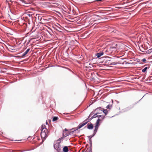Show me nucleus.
<instances>
[{"label": "nucleus", "instance_id": "obj_20", "mask_svg": "<svg viewBox=\"0 0 152 152\" xmlns=\"http://www.w3.org/2000/svg\"><path fill=\"white\" fill-rule=\"evenodd\" d=\"M99 22H98V23H95L94 24H97V23H99Z\"/></svg>", "mask_w": 152, "mask_h": 152}, {"label": "nucleus", "instance_id": "obj_7", "mask_svg": "<svg viewBox=\"0 0 152 152\" xmlns=\"http://www.w3.org/2000/svg\"><path fill=\"white\" fill-rule=\"evenodd\" d=\"M87 128L88 129H92L93 128V126L92 124L91 123H89L87 124Z\"/></svg>", "mask_w": 152, "mask_h": 152}, {"label": "nucleus", "instance_id": "obj_3", "mask_svg": "<svg viewBox=\"0 0 152 152\" xmlns=\"http://www.w3.org/2000/svg\"><path fill=\"white\" fill-rule=\"evenodd\" d=\"M61 138L59 139L57 141H55L54 143V148L58 152L61 150L60 143L61 142H59L61 140Z\"/></svg>", "mask_w": 152, "mask_h": 152}, {"label": "nucleus", "instance_id": "obj_14", "mask_svg": "<svg viewBox=\"0 0 152 152\" xmlns=\"http://www.w3.org/2000/svg\"><path fill=\"white\" fill-rule=\"evenodd\" d=\"M107 109H109V110L110 109V108L111 107V106L110 105H108L107 106Z\"/></svg>", "mask_w": 152, "mask_h": 152}, {"label": "nucleus", "instance_id": "obj_6", "mask_svg": "<svg viewBox=\"0 0 152 152\" xmlns=\"http://www.w3.org/2000/svg\"><path fill=\"white\" fill-rule=\"evenodd\" d=\"M104 54V52L102 51H101L99 53H97L96 54V56H97V58H98L100 57L101 56L103 55Z\"/></svg>", "mask_w": 152, "mask_h": 152}, {"label": "nucleus", "instance_id": "obj_9", "mask_svg": "<svg viewBox=\"0 0 152 152\" xmlns=\"http://www.w3.org/2000/svg\"><path fill=\"white\" fill-rule=\"evenodd\" d=\"M63 151L64 152H68L69 148L67 146H64L63 148Z\"/></svg>", "mask_w": 152, "mask_h": 152}, {"label": "nucleus", "instance_id": "obj_2", "mask_svg": "<svg viewBox=\"0 0 152 152\" xmlns=\"http://www.w3.org/2000/svg\"><path fill=\"white\" fill-rule=\"evenodd\" d=\"M98 119L96 121V126H95V128L94 130V133L95 134L98 129V128L99 125V122L102 121L104 118V116L103 115H98Z\"/></svg>", "mask_w": 152, "mask_h": 152}, {"label": "nucleus", "instance_id": "obj_12", "mask_svg": "<svg viewBox=\"0 0 152 152\" xmlns=\"http://www.w3.org/2000/svg\"><path fill=\"white\" fill-rule=\"evenodd\" d=\"M109 111V110H108L107 111V110H103V112L105 113V115H106L108 111Z\"/></svg>", "mask_w": 152, "mask_h": 152}, {"label": "nucleus", "instance_id": "obj_17", "mask_svg": "<svg viewBox=\"0 0 152 152\" xmlns=\"http://www.w3.org/2000/svg\"><path fill=\"white\" fill-rule=\"evenodd\" d=\"M36 138H37V139L38 140H40V138H39V137H36Z\"/></svg>", "mask_w": 152, "mask_h": 152}, {"label": "nucleus", "instance_id": "obj_15", "mask_svg": "<svg viewBox=\"0 0 152 152\" xmlns=\"http://www.w3.org/2000/svg\"><path fill=\"white\" fill-rule=\"evenodd\" d=\"M142 61L144 62H145L146 61V60L145 58H143L142 59Z\"/></svg>", "mask_w": 152, "mask_h": 152}, {"label": "nucleus", "instance_id": "obj_13", "mask_svg": "<svg viewBox=\"0 0 152 152\" xmlns=\"http://www.w3.org/2000/svg\"><path fill=\"white\" fill-rule=\"evenodd\" d=\"M98 115H97L96 114H94V115H93V116L92 117V118H95L96 117H98Z\"/></svg>", "mask_w": 152, "mask_h": 152}, {"label": "nucleus", "instance_id": "obj_5", "mask_svg": "<svg viewBox=\"0 0 152 152\" xmlns=\"http://www.w3.org/2000/svg\"><path fill=\"white\" fill-rule=\"evenodd\" d=\"M88 122V121H87L86 120L84 121L83 122V123L80 124L78 126V129H80L82 127L86 125V124H87Z\"/></svg>", "mask_w": 152, "mask_h": 152}, {"label": "nucleus", "instance_id": "obj_11", "mask_svg": "<svg viewBox=\"0 0 152 152\" xmlns=\"http://www.w3.org/2000/svg\"><path fill=\"white\" fill-rule=\"evenodd\" d=\"M58 119V118L57 117H54L53 119V121H55Z\"/></svg>", "mask_w": 152, "mask_h": 152}, {"label": "nucleus", "instance_id": "obj_8", "mask_svg": "<svg viewBox=\"0 0 152 152\" xmlns=\"http://www.w3.org/2000/svg\"><path fill=\"white\" fill-rule=\"evenodd\" d=\"M30 50V48H28L27 50L24 53L22 56H21V57L22 58L24 57L25 56H26L29 52Z\"/></svg>", "mask_w": 152, "mask_h": 152}, {"label": "nucleus", "instance_id": "obj_1", "mask_svg": "<svg viewBox=\"0 0 152 152\" xmlns=\"http://www.w3.org/2000/svg\"><path fill=\"white\" fill-rule=\"evenodd\" d=\"M41 136L42 141L45 140L49 134L48 130L46 128L45 125H42L41 128Z\"/></svg>", "mask_w": 152, "mask_h": 152}, {"label": "nucleus", "instance_id": "obj_18", "mask_svg": "<svg viewBox=\"0 0 152 152\" xmlns=\"http://www.w3.org/2000/svg\"><path fill=\"white\" fill-rule=\"evenodd\" d=\"M64 130H65V131H68V130H67V129H66H66H64Z\"/></svg>", "mask_w": 152, "mask_h": 152}, {"label": "nucleus", "instance_id": "obj_10", "mask_svg": "<svg viewBox=\"0 0 152 152\" xmlns=\"http://www.w3.org/2000/svg\"><path fill=\"white\" fill-rule=\"evenodd\" d=\"M149 67H148L147 66L145 67L142 70V72H145L147 69H148Z\"/></svg>", "mask_w": 152, "mask_h": 152}, {"label": "nucleus", "instance_id": "obj_16", "mask_svg": "<svg viewBox=\"0 0 152 152\" xmlns=\"http://www.w3.org/2000/svg\"><path fill=\"white\" fill-rule=\"evenodd\" d=\"M21 1H22V2H23V3H25V4H26L27 3L26 2V1L24 0H21Z\"/></svg>", "mask_w": 152, "mask_h": 152}, {"label": "nucleus", "instance_id": "obj_4", "mask_svg": "<svg viewBox=\"0 0 152 152\" xmlns=\"http://www.w3.org/2000/svg\"><path fill=\"white\" fill-rule=\"evenodd\" d=\"M100 18V17L98 15H95V17L93 19H92L91 20L90 23H91V24H93L94 22L96 21L97 20H99L100 19V18Z\"/></svg>", "mask_w": 152, "mask_h": 152}, {"label": "nucleus", "instance_id": "obj_19", "mask_svg": "<svg viewBox=\"0 0 152 152\" xmlns=\"http://www.w3.org/2000/svg\"><path fill=\"white\" fill-rule=\"evenodd\" d=\"M96 1H101L102 0H96Z\"/></svg>", "mask_w": 152, "mask_h": 152}]
</instances>
